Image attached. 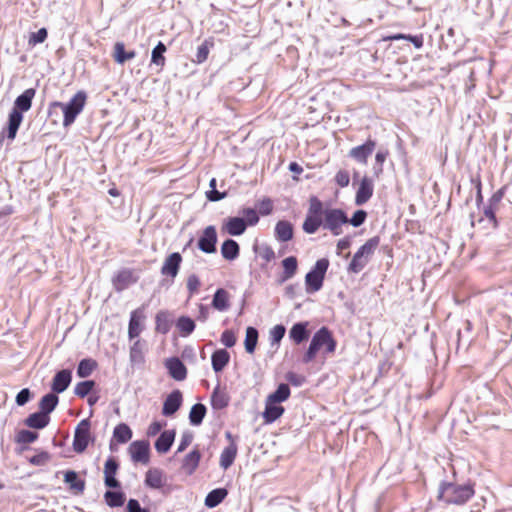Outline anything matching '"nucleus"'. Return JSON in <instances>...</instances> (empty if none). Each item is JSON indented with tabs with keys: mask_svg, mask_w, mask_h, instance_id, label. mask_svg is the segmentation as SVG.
Masks as SVG:
<instances>
[{
	"mask_svg": "<svg viewBox=\"0 0 512 512\" xmlns=\"http://www.w3.org/2000/svg\"><path fill=\"white\" fill-rule=\"evenodd\" d=\"M348 217L340 208H324L317 196L309 198V207L302 229L307 234L316 233L320 227L329 230L334 236L342 234V226L348 224Z\"/></svg>",
	"mask_w": 512,
	"mask_h": 512,
	"instance_id": "f257e3e1",
	"label": "nucleus"
},
{
	"mask_svg": "<svg viewBox=\"0 0 512 512\" xmlns=\"http://www.w3.org/2000/svg\"><path fill=\"white\" fill-rule=\"evenodd\" d=\"M475 494L473 485H459L451 482H442L438 490V500L446 504L463 505Z\"/></svg>",
	"mask_w": 512,
	"mask_h": 512,
	"instance_id": "f03ea898",
	"label": "nucleus"
},
{
	"mask_svg": "<svg viewBox=\"0 0 512 512\" xmlns=\"http://www.w3.org/2000/svg\"><path fill=\"white\" fill-rule=\"evenodd\" d=\"M87 95L84 91H78L68 103L54 101L50 103L48 113L51 115L56 109L60 108L63 111V126L69 127L72 125L76 117L82 112L86 104Z\"/></svg>",
	"mask_w": 512,
	"mask_h": 512,
	"instance_id": "7ed1b4c3",
	"label": "nucleus"
},
{
	"mask_svg": "<svg viewBox=\"0 0 512 512\" xmlns=\"http://www.w3.org/2000/svg\"><path fill=\"white\" fill-rule=\"evenodd\" d=\"M336 346L337 343L331 331L327 327H322L313 335L308 350L303 357V362L310 363L313 361L321 349H324L326 354H333Z\"/></svg>",
	"mask_w": 512,
	"mask_h": 512,
	"instance_id": "20e7f679",
	"label": "nucleus"
},
{
	"mask_svg": "<svg viewBox=\"0 0 512 512\" xmlns=\"http://www.w3.org/2000/svg\"><path fill=\"white\" fill-rule=\"evenodd\" d=\"M379 244V236H374L368 239L354 254L348 266V271L352 273H359L362 271L364 267L369 263Z\"/></svg>",
	"mask_w": 512,
	"mask_h": 512,
	"instance_id": "39448f33",
	"label": "nucleus"
},
{
	"mask_svg": "<svg viewBox=\"0 0 512 512\" xmlns=\"http://www.w3.org/2000/svg\"><path fill=\"white\" fill-rule=\"evenodd\" d=\"M328 267V259L322 258L317 260L314 268L305 277L308 292H316L321 289Z\"/></svg>",
	"mask_w": 512,
	"mask_h": 512,
	"instance_id": "423d86ee",
	"label": "nucleus"
},
{
	"mask_svg": "<svg viewBox=\"0 0 512 512\" xmlns=\"http://www.w3.org/2000/svg\"><path fill=\"white\" fill-rule=\"evenodd\" d=\"M91 439L90 422L88 419H83L77 425L74 432L73 450L77 453H83Z\"/></svg>",
	"mask_w": 512,
	"mask_h": 512,
	"instance_id": "0eeeda50",
	"label": "nucleus"
},
{
	"mask_svg": "<svg viewBox=\"0 0 512 512\" xmlns=\"http://www.w3.org/2000/svg\"><path fill=\"white\" fill-rule=\"evenodd\" d=\"M217 231L215 226L209 225L206 228L203 229L199 239L197 246L198 248L206 253V254H212L216 252V244H217Z\"/></svg>",
	"mask_w": 512,
	"mask_h": 512,
	"instance_id": "6e6552de",
	"label": "nucleus"
},
{
	"mask_svg": "<svg viewBox=\"0 0 512 512\" xmlns=\"http://www.w3.org/2000/svg\"><path fill=\"white\" fill-rule=\"evenodd\" d=\"M145 318L146 316L143 307L137 308L130 313L128 324V337L130 340L138 338L143 332L145 328Z\"/></svg>",
	"mask_w": 512,
	"mask_h": 512,
	"instance_id": "1a4fd4ad",
	"label": "nucleus"
},
{
	"mask_svg": "<svg viewBox=\"0 0 512 512\" xmlns=\"http://www.w3.org/2000/svg\"><path fill=\"white\" fill-rule=\"evenodd\" d=\"M374 193V184L372 178L368 177L367 175H364L357 187L356 193H355V204L356 205H364L367 203Z\"/></svg>",
	"mask_w": 512,
	"mask_h": 512,
	"instance_id": "9d476101",
	"label": "nucleus"
},
{
	"mask_svg": "<svg viewBox=\"0 0 512 512\" xmlns=\"http://www.w3.org/2000/svg\"><path fill=\"white\" fill-rule=\"evenodd\" d=\"M182 260L183 259L180 253H171L165 258L163 262L161 267V274L163 276L170 277L171 280H174V278L178 275Z\"/></svg>",
	"mask_w": 512,
	"mask_h": 512,
	"instance_id": "9b49d317",
	"label": "nucleus"
},
{
	"mask_svg": "<svg viewBox=\"0 0 512 512\" xmlns=\"http://www.w3.org/2000/svg\"><path fill=\"white\" fill-rule=\"evenodd\" d=\"M376 147V142L368 138L362 145L353 147L349 151V156L361 164H367L369 156L373 153Z\"/></svg>",
	"mask_w": 512,
	"mask_h": 512,
	"instance_id": "f8f14e48",
	"label": "nucleus"
},
{
	"mask_svg": "<svg viewBox=\"0 0 512 512\" xmlns=\"http://www.w3.org/2000/svg\"><path fill=\"white\" fill-rule=\"evenodd\" d=\"M150 447L147 441H134L129 446V453L134 462L147 464L149 462Z\"/></svg>",
	"mask_w": 512,
	"mask_h": 512,
	"instance_id": "ddd939ff",
	"label": "nucleus"
},
{
	"mask_svg": "<svg viewBox=\"0 0 512 512\" xmlns=\"http://www.w3.org/2000/svg\"><path fill=\"white\" fill-rule=\"evenodd\" d=\"M138 277L135 276L131 269H122L113 277L112 283L116 291H123L130 285L136 283Z\"/></svg>",
	"mask_w": 512,
	"mask_h": 512,
	"instance_id": "4468645a",
	"label": "nucleus"
},
{
	"mask_svg": "<svg viewBox=\"0 0 512 512\" xmlns=\"http://www.w3.org/2000/svg\"><path fill=\"white\" fill-rule=\"evenodd\" d=\"M119 464L114 457H109L104 465V483L109 488H119L120 482L116 479Z\"/></svg>",
	"mask_w": 512,
	"mask_h": 512,
	"instance_id": "2eb2a0df",
	"label": "nucleus"
},
{
	"mask_svg": "<svg viewBox=\"0 0 512 512\" xmlns=\"http://www.w3.org/2000/svg\"><path fill=\"white\" fill-rule=\"evenodd\" d=\"M183 397L180 390L172 391L163 403L162 414L164 416H172L182 405Z\"/></svg>",
	"mask_w": 512,
	"mask_h": 512,
	"instance_id": "dca6fc26",
	"label": "nucleus"
},
{
	"mask_svg": "<svg viewBox=\"0 0 512 512\" xmlns=\"http://www.w3.org/2000/svg\"><path fill=\"white\" fill-rule=\"evenodd\" d=\"M226 437L230 440V444L222 451L219 461L220 466L225 470L233 464L238 452L237 444L234 442L231 433L227 432Z\"/></svg>",
	"mask_w": 512,
	"mask_h": 512,
	"instance_id": "f3484780",
	"label": "nucleus"
},
{
	"mask_svg": "<svg viewBox=\"0 0 512 512\" xmlns=\"http://www.w3.org/2000/svg\"><path fill=\"white\" fill-rule=\"evenodd\" d=\"M285 409L283 406L279 405L278 402L271 401L269 398H266L265 401V409L262 413V417L265 424H271L277 419H279Z\"/></svg>",
	"mask_w": 512,
	"mask_h": 512,
	"instance_id": "a211bd4d",
	"label": "nucleus"
},
{
	"mask_svg": "<svg viewBox=\"0 0 512 512\" xmlns=\"http://www.w3.org/2000/svg\"><path fill=\"white\" fill-rule=\"evenodd\" d=\"M71 381L72 372L68 369H63L54 375L51 383V389L56 394L62 393L69 387Z\"/></svg>",
	"mask_w": 512,
	"mask_h": 512,
	"instance_id": "6ab92c4d",
	"label": "nucleus"
},
{
	"mask_svg": "<svg viewBox=\"0 0 512 512\" xmlns=\"http://www.w3.org/2000/svg\"><path fill=\"white\" fill-rule=\"evenodd\" d=\"M167 481L165 473L159 468H150L145 474V484L152 489H161Z\"/></svg>",
	"mask_w": 512,
	"mask_h": 512,
	"instance_id": "aec40b11",
	"label": "nucleus"
},
{
	"mask_svg": "<svg viewBox=\"0 0 512 512\" xmlns=\"http://www.w3.org/2000/svg\"><path fill=\"white\" fill-rule=\"evenodd\" d=\"M247 228L246 221L241 217H229L225 220L222 230L231 236L242 235Z\"/></svg>",
	"mask_w": 512,
	"mask_h": 512,
	"instance_id": "412c9836",
	"label": "nucleus"
},
{
	"mask_svg": "<svg viewBox=\"0 0 512 512\" xmlns=\"http://www.w3.org/2000/svg\"><path fill=\"white\" fill-rule=\"evenodd\" d=\"M36 91L34 88L26 89L21 95H19L15 102L12 111H16L20 114L30 110L32 106V100L35 97Z\"/></svg>",
	"mask_w": 512,
	"mask_h": 512,
	"instance_id": "4be33fe9",
	"label": "nucleus"
},
{
	"mask_svg": "<svg viewBox=\"0 0 512 512\" xmlns=\"http://www.w3.org/2000/svg\"><path fill=\"white\" fill-rule=\"evenodd\" d=\"M165 366L168 369L169 375L173 379L182 381L186 378L187 369L179 358L173 357L168 359L165 363Z\"/></svg>",
	"mask_w": 512,
	"mask_h": 512,
	"instance_id": "5701e85b",
	"label": "nucleus"
},
{
	"mask_svg": "<svg viewBox=\"0 0 512 512\" xmlns=\"http://www.w3.org/2000/svg\"><path fill=\"white\" fill-rule=\"evenodd\" d=\"M64 482L68 485L69 489L76 495L82 494L85 490V480L80 479L78 474L73 470H68L64 473Z\"/></svg>",
	"mask_w": 512,
	"mask_h": 512,
	"instance_id": "b1692460",
	"label": "nucleus"
},
{
	"mask_svg": "<svg viewBox=\"0 0 512 512\" xmlns=\"http://www.w3.org/2000/svg\"><path fill=\"white\" fill-rule=\"evenodd\" d=\"M290 339L299 345L309 338L308 322L295 323L289 331Z\"/></svg>",
	"mask_w": 512,
	"mask_h": 512,
	"instance_id": "393cba45",
	"label": "nucleus"
},
{
	"mask_svg": "<svg viewBox=\"0 0 512 512\" xmlns=\"http://www.w3.org/2000/svg\"><path fill=\"white\" fill-rule=\"evenodd\" d=\"M294 230L289 221L280 220L275 226V237L280 242H287L293 238Z\"/></svg>",
	"mask_w": 512,
	"mask_h": 512,
	"instance_id": "a878e982",
	"label": "nucleus"
},
{
	"mask_svg": "<svg viewBox=\"0 0 512 512\" xmlns=\"http://www.w3.org/2000/svg\"><path fill=\"white\" fill-rule=\"evenodd\" d=\"M201 460V453L198 449H193L190 453H188L182 462V469L185 473L191 475L197 469L199 462Z\"/></svg>",
	"mask_w": 512,
	"mask_h": 512,
	"instance_id": "bb28decb",
	"label": "nucleus"
},
{
	"mask_svg": "<svg viewBox=\"0 0 512 512\" xmlns=\"http://www.w3.org/2000/svg\"><path fill=\"white\" fill-rule=\"evenodd\" d=\"M175 435L176 433L174 430H165L162 432L155 442V448L157 452H168L174 442Z\"/></svg>",
	"mask_w": 512,
	"mask_h": 512,
	"instance_id": "cd10ccee",
	"label": "nucleus"
},
{
	"mask_svg": "<svg viewBox=\"0 0 512 512\" xmlns=\"http://www.w3.org/2000/svg\"><path fill=\"white\" fill-rule=\"evenodd\" d=\"M230 401L229 394L225 388L217 386L211 395V404L214 409H223L228 406Z\"/></svg>",
	"mask_w": 512,
	"mask_h": 512,
	"instance_id": "c85d7f7f",
	"label": "nucleus"
},
{
	"mask_svg": "<svg viewBox=\"0 0 512 512\" xmlns=\"http://www.w3.org/2000/svg\"><path fill=\"white\" fill-rule=\"evenodd\" d=\"M240 253L239 244L233 239L225 240L221 245L222 257L228 261L235 260Z\"/></svg>",
	"mask_w": 512,
	"mask_h": 512,
	"instance_id": "c756f323",
	"label": "nucleus"
},
{
	"mask_svg": "<svg viewBox=\"0 0 512 512\" xmlns=\"http://www.w3.org/2000/svg\"><path fill=\"white\" fill-rule=\"evenodd\" d=\"M283 272L281 274V281H287L291 279L297 272L298 261L295 256H289L282 260Z\"/></svg>",
	"mask_w": 512,
	"mask_h": 512,
	"instance_id": "7c9ffc66",
	"label": "nucleus"
},
{
	"mask_svg": "<svg viewBox=\"0 0 512 512\" xmlns=\"http://www.w3.org/2000/svg\"><path fill=\"white\" fill-rule=\"evenodd\" d=\"M171 329L170 313L167 310H160L155 316V330L167 334Z\"/></svg>",
	"mask_w": 512,
	"mask_h": 512,
	"instance_id": "2f4dec72",
	"label": "nucleus"
},
{
	"mask_svg": "<svg viewBox=\"0 0 512 512\" xmlns=\"http://www.w3.org/2000/svg\"><path fill=\"white\" fill-rule=\"evenodd\" d=\"M230 355L225 349L216 350L211 357L212 367L215 372H221L229 363Z\"/></svg>",
	"mask_w": 512,
	"mask_h": 512,
	"instance_id": "473e14b6",
	"label": "nucleus"
},
{
	"mask_svg": "<svg viewBox=\"0 0 512 512\" xmlns=\"http://www.w3.org/2000/svg\"><path fill=\"white\" fill-rule=\"evenodd\" d=\"M229 300V293L225 289L219 288L214 294L212 306L218 311H226L230 306Z\"/></svg>",
	"mask_w": 512,
	"mask_h": 512,
	"instance_id": "72a5a7b5",
	"label": "nucleus"
},
{
	"mask_svg": "<svg viewBox=\"0 0 512 512\" xmlns=\"http://www.w3.org/2000/svg\"><path fill=\"white\" fill-rule=\"evenodd\" d=\"M50 417L43 412L30 414L25 420V424L30 428L42 429L48 425Z\"/></svg>",
	"mask_w": 512,
	"mask_h": 512,
	"instance_id": "f704fd0d",
	"label": "nucleus"
},
{
	"mask_svg": "<svg viewBox=\"0 0 512 512\" xmlns=\"http://www.w3.org/2000/svg\"><path fill=\"white\" fill-rule=\"evenodd\" d=\"M22 120H23L22 114L11 110V112L9 113L8 128H7V137L10 140L15 139L17 131L22 123Z\"/></svg>",
	"mask_w": 512,
	"mask_h": 512,
	"instance_id": "c9c22d12",
	"label": "nucleus"
},
{
	"mask_svg": "<svg viewBox=\"0 0 512 512\" xmlns=\"http://www.w3.org/2000/svg\"><path fill=\"white\" fill-rule=\"evenodd\" d=\"M228 495L225 488H217L209 492L205 498V505L209 508L218 506Z\"/></svg>",
	"mask_w": 512,
	"mask_h": 512,
	"instance_id": "e433bc0d",
	"label": "nucleus"
},
{
	"mask_svg": "<svg viewBox=\"0 0 512 512\" xmlns=\"http://www.w3.org/2000/svg\"><path fill=\"white\" fill-rule=\"evenodd\" d=\"M58 401V396L54 392L44 395L39 402L40 411L49 416L57 406Z\"/></svg>",
	"mask_w": 512,
	"mask_h": 512,
	"instance_id": "4c0bfd02",
	"label": "nucleus"
},
{
	"mask_svg": "<svg viewBox=\"0 0 512 512\" xmlns=\"http://www.w3.org/2000/svg\"><path fill=\"white\" fill-rule=\"evenodd\" d=\"M176 327L181 336L187 337L195 330V322L188 316H180L177 319Z\"/></svg>",
	"mask_w": 512,
	"mask_h": 512,
	"instance_id": "58836bf2",
	"label": "nucleus"
},
{
	"mask_svg": "<svg viewBox=\"0 0 512 512\" xmlns=\"http://www.w3.org/2000/svg\"><path fill=\"white\" fill-rule=\"evenodd\" d=\"M114 60L119 63L123 64L125 61L133 59L136 56L135 51H125V45L122 42H117L114 45Z\"/></svg>",
	"mask_w": 512,
	"mask_h": 512,
	"instance_id": "ea45409f",
	"label": "nucleus"
},
{
	"mask_svg": "<svg viewBox=\"0 0 512 512\" xmlns=\"http://www.w3.org/2000/svg\"><path fill=\"white\" fill-rule=\"evenodd\" d=\"M113 438L118 443H126L132 438V430L127 424L120 423L114 428Z\"/></svg>",
	"mask_w": 512,
	"mask_h": 512,
	"instance_id": "a19ab883",
	"label": "nucleus"
},
{
	"mask_svg": "<svg viewBox=\"0 0 512 512\" xmlns=\"http://www.w3.org/2000/svg\"><path fill=\"white\" fill-rule=\"evenodd\" d=\"M214 42L212 39H206L204 42L197 48V53L195 59L193 60L197 64L204 63L210 53V49L213 48Z\"/></svg>",
	"mask_w": 512,
	"mask_h": 512,
	"instance_id": "79ce46f5",
	"label": "nucleus"
},
{
	"mask_svg": "<svg viewBox=\"0 0 512 512\" xmlns=\"http://www.w3.org/2000/svg\"><path fill=\"white\" fill-rule=\"evenodd\" d=\"M206 415V407L201 403L194 404L189 413V420L192 425H200Z\"/></svg>",
	"mask_w": 512,
	"mask_h": 512,
	"instance_id": "37998d69",
	"label": "nucleus"
},
{
	"mask_svg": "<svg viewBox=\"0 0 512 512\" xmlns=\"http://www.w3.org/2000/svg\"><path fill=\"white\" fill-rule=\"evenodd\" d=\"M97 368V362L93 359H83L79 362L77 375L81 378L88 377Z\"/></svg>",
	"mask_w": 512,
	"mask_h": 512,
	"instance_id": "c03bdc74",
	"label": "nucleus"
},
{
	"mask_svg": "<svg viewBox=\"0 0 512 512\" xmlns=\"http://www.w3.org/2000/svg\"><path fill=\"white\" fill-rule=\"evenodd\" d=\"M258 341V331L254 327H248L246 329V336H245V350L252 354L255 351L256 345Z\"/></svg>",
	"mask_w": 512,
	"mask_h": 512,
	"instance_id": "a18cd8bd",
	"label": "nucleus"
},
{
	"mask_svg": "<svg viewBox=\"0 0 512 512\" xmlns=\"http://www.w3.org/2000/svg\"><path fill=\"white\" fill-rule=\"evenodd\" d=\"M290 394L291 391L289 386L282 383L277 387L276 391L268 395L267 398H269L271 401L281 403L286 401L290 397Z\"/></svg>",
	"mask_w": 512,
	"mask_h": 512,
	"instance_id": "49530a36",
	"label": "nucleus"
},
{
	"mask_svg": "<svg viewBox=\"0 0 512 512\" xmlns=\"http://www.w3.org/2000/svg\"><path fill=\"white\" fill-rule=\"evenodd\" d=\"M166 50L167 48L165 44L159 42L152 50L151 62L153 64H156L157 66H160L161 68L164 67L166 61L164 53L166 52Z\"/></svg>",
	"mask_w": 512,
	"mask_h": 512,
	"instance_id": "de8ad7c7",
	"label": "nucleus"
},
{
	"mask_svg": "<svg viewBox=\"0 0 512 512\" xmlns=\"http://www.w3.org/2000/svg\"><path fill=\"white\" fill-rule=\"evenodd\" d=\"M104 498L110 507H120L125 502V496L122 492L106 491Z\"/></svg>",
	"mask_w": 512,
	"mask_h": 512,
	"instance_id": "09e8293b",
	"label": "nucleus"
},
{
	"mask_svg": "<svg viewBox=\"0 0 512 512\" xmlns=\"http://www.w3.org/2000/svg\"><path fill=\"white\" fill-rule=\"evenodd\" d=\"M94 386L95 382L93 380L82 381L76 384L74 392L78 397L84 398L91 393Z\"/></svg>",
	"mask_w": 512,
	"mask_h": 512,
	"instance_id": "8fccbe9b",
	"label": "nucleus"
},
{
	"mask_svg": "<svg viewBox=\"0 0 512 512\" xmlns=\"http://www.w3.org/2000/svg\"><path fill=\"white\" fill-rule=\"evenodd\" d=\"M48 37V31L46 28H40L37 32H32L29 35L28 45L35 47L38 44L45 42Z\"/></svg>",
	"mask_w": 512,
	"mask_h": 512,
	"instance_id": "3c124183",
	"label": "nucleus"
},
{
	"mask_svg": "<svg viewBox=\"0 0 512 512\" xmlns=\"http://www.w3.org/2000/svg\"><path fill=\"white\" fill-rule=\"evenodd\" d=\"M143 342L136 338L130 347V359L133 362H141L143 360Z\"/></svg>",
	"mask_w": 512,
	"mask_h": 512,
	"instance_id": "603ef678",
	"label": "nucleus"
},
{
	"mask_svg": "<svg viewBox=\"0 0 512 512\" xmlns=\"http://www.w3.org/2000/svg\"><path fill=\"white\" fill-rule=\"evenodd\" d=\"M257 210L260 215L268 216L273 212V202L270 198L265 197L257 202L256 204Z\"/></svg>",
	"mask_w": 512,
	"mask_h": 512,
	"instance_id": "864d4df0",
	"label": "nucleus"
},
{
	"mask_svg": "<svg viewBox=\"0 0 512 512\" xmlns=\"http://www.w3.org/2000/svg\"><path fill=\"white\" fill-rule=\"evenodd\" d=\"M286 329L283 325H275L269 332V339L272 345L279 344L285 335Z\"/></svg>",
	"mask_w": 512,
	"mask_h": 512,
	"instance_id": "5fc2aeb1",
	"label": "nucleus"
},
{
	"mask_svg": "<svg viewBox=\"0 0 512 512\" xmlns=\"http://www.w3.org/2000/svg\"><path fill=\"white\" fill-rule=\"evenodd\" d=\"M334 182L339 188L347 187L350 183L349 172L345 169L338 170L334 176Z\"/></svg>",
	"mask_w": 512,
	"mask_h": 512,
	"instance_id": "6e6d98bb",
	"label": "nucleus"
},
{
	"mask_svg": "<svg viewBox=\"0 0 512 512\" xmlns=\"http://www.w3.org/2000/svg\"><path fill=\"white\" fill-rule=\"evenodd\" d=\"M37 438L38 434L36 432L21 430L16 436V441L22 444H29L34 442Z\"/></svg>",
	"mask_w": 512,
	"mask_h": 512,
	"instance_id": "4d7b16f0",
	"label": "nucleus"
},
{
	"mask_svg": "<svg viewBox=\"0 0 512 512\" xmlns=\"http://www.w3.org/2000/svg\"><path fill=\"white\" fill-rule=\"evenodd\" d=\"M201 282L197 275L191 274L187 278L186 287L189 292V297H192L195 293L199 291Z\"/></svg>",
	"mask_w": 512,
	"mask_h": 512,
	"instance_id": "13d9d810",
	"label": "nucleus"
},
{
	"mask_svg": "<svg viewBox=\"0 0 512 512\" xmlns=\"http://www.w3.org/2000/svg\"><path fill=\"white\" fill-rule=\"evenodd\" d=\"M242 214L244 216V220L247 223V226H254L259 222V216L255 209L253 208H244L242 209Z\"/></svg>",
	"mask_w": 512,
	"mask_h": 512,
	"instance_id": "bf43d9fd",
	"label": "nucleus"
},
{
	"mask_svg": "<svg viewBox=\"0 0 512 512\" xmlns=\"http://www.w3.org/2000/svg\"><path fill=\"white\" fill-rule=\"evenodd\" d=\"M51 459V455L46 451H41L40 453L32 456L29 459L30 464L34 466H44L46 465Z\"/></svg>",
	"mask_w": 512,
	"mask_h": 512,
	"instance_id": "052dcab7",
	"label": "nucleus"
},
{
	"mask_svg": "<svg viewBox=\"0 0 512 512\" xmlns=\"http://www.w3.org/2000/svg\"><path fill=\"white\" fill-rule=\"evenodd\" d=\"M237 338L232 330H224L221 334V342L228 348L233 347L236 344Z\"/></svg>",
	"mask_w": 512,
	"mask_h": 512,
	"instance_id": "680f3d73",
	"label": "nucleus"
},
{
	"mask_svg": "<svg viewBox=\"0 0 512 512\" xmlns=\"http://www.w3.org/2000/svg\"><path fill=\"white\" fill-rule=\"evenodd\" d=\"M367 217V213L364 210H357L351 219H349L348 223L353 225L354 227H359L362 225Z\"/></svg>",
	"mask_w": 512,
	"mask_h": 512,
	"instance_id": "e2e57ef3",
	"label": "nucleus"
},
{
	"mask_svg": "<svg viewBox=\"0 0 512 512\" xmlns=\"http://www.w3.org/2000/svg\"><path fill=\"white\" fill-rule=\"evenodd\" d=\"M260 257L265 263H269L276 258V254L272 247L264 246L261 249Z\"/></svg>",
	"mask_w": 512,
	"mask_h": 512,
	"instance_id": "0e129e2a",
	"label": "nucleus"
},
{
	"mask_svg": "<svg viewBox=\"0 0 512 512\" xmlns=\"http://www.w3.org/2000/svg\"><path fill=\"white\" fill-rule=\"evenodd\" d=\"M388 153L379 151L375 155V161L379 165V167L375 170V176L379 177L383 172V163L387 158Z\"/></svg>",
	"mask_w": 512,
	"mask_h": 512,
	"instance_id": "69168bd1",
	"label": "nucleus"
},
{
	"mask_svg": "<svg viewBox=\"0 0 512 512\" xmlns=\"http://www.w3.org/2000/svg\"><path fill=\"white\" fill-rule=\"evenodd\" d=\"M127 512H150L147 508H142L136 499H130L127 503Z\"/></svg>",
	"mask_w": 512,
	"mask_h": 512,
	"instance_id": "338daca9",
	"label": "nucleus"
},
{
	"mask_svg": "<svg viewBox=\"0 0 512 512\" xmlns=\"http://www.w3.org/2000/svg\"><path fill=\"white\" fill-rule=\"evenodd\" d=\"M30 398V391L28 388L22 389L16 396V403L19 406L26 404Z\"/></svg>",
	"mask_w": 512,
	"mask_h": 512,
	"instance_id": "774afa93",
	"label": "nucleus"
}]
</instances>
